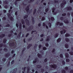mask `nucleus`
Listing matches in <instances>:
<instances>
[{
    "instance_id": "nucleus-1",
    "label": "nucleus",
    "mask_w": 73,
    "mask_h": 73,
    "mask_svg": "<svg viewBox=\"0 0 73 73\" xmlns=\"http://www.w3.org/2000/svg\"><path fill=\"white\" fill-rule=\"evenodd\" d=\"M9 13L7 14V15L8 16V19L10 21H14V19L12 17H11V13H12L13 11L11 9L9 10Z\"/></svg>"
},
{
    "instance_id": "nucleus-2",
    "label": "nucleus",
    "mask_w": 73,
    "mask_h": 73,
    "mask_svg": "<svg viewBox=\"0 0 73 73\" xmlns=\"http://www.w3.org/2000/svg\"><path fill=\"white\" fill-rule=\"evenodd\" d=\"M35 0H30V1H28V0H24V2L22 3V5H23V7H26L27 6V4L26 3H32V2H33Z\"/></svg>"
},
{
    "instance_id": "nucleus-3",
    "label": "nucleus",
    "mask_w": 73,
    "mask_h": 73,
    "mask_svg": "<svg viewBox=\"0 0 73 73\" xmlns=\"http://www.w3.org/2000/svg\"><path fill=\"white\" fill-rule=\"evenodd\" d=\"M29 7H30V5H29L27 6V7L25 9V11H26V12H27V13L28 14V15L30 14L32 12V9H31L29 11H28L29 10Z\"/></svg>"
},
{
    "instance_id": "nucleus-4",
    "label": "nucleus",
    "mask_w": 73,
    "mask_h": 73,
    "mask_svg": "<svg viewBox=\"0 0 73 73\" xmlns=\"http://www.w3.org/2000/svg\"><path fill=\"white\" fill-rule=\"evenodd\" d=\"M51 68H53L56 69L57 68V66L56 64H50L49 65Z\"/></svg>"
},
{
    "instance_id": "nucleus-5",
    "label": "nucleus",
    "mask_w": 73,
    "mask_h": 73,
    "mask_svg": "<svg viewBox=\"0 0 73 73\" xmlns=\"http://www.w3.org/2000/svg\"><path fill=\"white\" fill-rule=\"evenodd\" d=\"M9 46H13L14 48H15L16 47V44H15L14 42H11L9 44Z\"/></svg>"
},
{
    "instance_id": "nucleus-6",
    "label": "nucleus",
    "mask_w": 73,
    "mask_h": 73,
    "mask_svg": "<svg viewBox=\"0 0 73 73\" xmlns=\"http://www.w3.org/2000/svg\"><path fill=\"white\" fill-rule=\"evenodd\" d=\"M65 9L66 10L67 9V11H72V7L70 6L67 7L65 8Z\"/></svg>"
},
{
    "instance_id": "nucleus-7",
    "label": "nucleus",
    "mask_w": 73,
    "mask_h": 73,
    "mask_svg": "<svg viewBox=\"0 0 73 73\" xmlns=\"http://www.w3.org/2000/svg\"><path fill=\"white\" fill-rule=\"evenodd\" d=\"M33 26H30L28 29H27V31L29 32V31H31V30L33 29Z\"/></svg>"
},
{
    "instance_id": "nucleus-8",
    "label": "nucleus",
    "mask_w": 73,
    "mask_h": 73,
    "mask_svg": "<svg viewBox=\"0 0 73 73\" xmlns=\"http://www.w3.org/2000/svg\"><path fill=\"white\" fill-rule=\"evenodd\" d=\"M7 45L6 44L4 45L3 43H1L0 44V48H1L2 47H3V48H4V47L7 48Z\"/></svg>"
},
{
    "instance_id": "nucleus-9",
    "label": "nucleus",
    "mask_w": 73,
    "mask_h": 73,
    "mask_svg": "<svg viewBox=\"0 0 73 73\" xmlns=\"http://www.w3.org/2000/svg\"><path fill=\"white\" fill-rule=\"evenodd\" d=\"M56 24L57 25H60V26H61V25H63V23H60V22H57Z\"/></svg>"
},
{
    "instance_id": "nucleus-10",
    "label": "nucleus",
    "mask_w": 73,
    "mask_h": 73,
    "mask_svg": "<svg viewBox=\"0 0 73 73\" xmlns=\"http://www.w3.org/2000/svg\"><path fill=\"white\" fill-rule=\"evenodd\" d=\"M25 22L26 23L27 25H28V26H29V25H30V24L29 23V20H28V19H26L25 20Z\"/></svg>"
},
{
    "instance_id": "nucleus-11",
    "label": "nucleus",
    "mask_w": 73,
    "mask_h": 73,
    "mask_svg": "<svg viewBox=\"0 0 73 73\" xmlns=\"http://www.w3.org/2000/svg\"><path fill=\"white\" fill-rule=\"evenodd\" d=\"M37 62H38V58H36L35 59V60L33 61V63L35 64Z\"/></svg>"
},
{
    "instance_id": "nucleus-12",
    "label": "nucleus",
    "mask_w": 73,
    "mask_h": 73,
    "mask_svg": "<svg viewBox=\"0 0 73 73\" xmlns=\"http://www.w3.org/2000/svg\"><path fill=\"white\" fill-rule=\"evenodd\" d=\"M17 71V68H15V69L13 70L10 73H16Z\"/></svg>"
},
{
    "instance_id": "nucleus-13",
    "label": "nucleus",
    "mask_w": 73,
    "mask_h": 73,
    "mask_svg": "<svg viewBox=\"0 0 73 73\" xmlns=\"http://www.w3.org/2000/svg\"><path fill=\"white\" fill-rule=\"evenodd\" d=\"M13 33V31H11L10 32V34L8 35V36L10 37L12 36V35Z\"/></svg>"
},
{
    "instance_id": "nucleus-14",
    "label": "nucleus",
    "mask_w": 73,
    "mask_h": 73,
    "mask_svg": "<svg viewBox=\"0 0 73 73\" xmlns=\"http://www.w3.org/2000/svg\"><path fill=\"white\" fill-rule=\"evenodd\" d=\"M60 32L61 35H62V34H63V33L64 34V33H65L66 32V30L64 29L63 31H60Z\"/></svg>"
},
{
    "instance_id": "nucleus-15",
    "label": "nucleus",
    "mask_w": 73,
    "mask_h": 73,
    "mask_svg": "<svg viewBox=\"0 0 73 73\" xmlns=\"http://www.w3.org/2000/svg\"><path fill=\"white\" fill-rule=\"evenodd\" d=\"M51 39L50 36H47V38L46 39V41H49V40Z\"/></svg>"
},
{
    "instance_id": "nucleus-16",
    "label": "nucleus",
    "mask_w": 73,
    "mask_h": 73,
    "mask_svg": "<svg viewBox=\"0 0 73 73\" xmlns=\"http://www.w3.org/2000/svg\"><path fill=\"white\" fill-rule=\"evenodd\" d=\"M65 56L66 58H69V55L68 53H66L65 54Z\"/></svg>"
},
{
    "instance_id": "nucleus-17",
    "label": "nucleus",
    "mask_w": 73,
    "mask_h": 73,
    "mask_svg": "<svg viewBox=\"0 0 73 73\" xmlns=\"http://www.w3.org/2000/svg\"><path fill=\"white\" fill-rule=\"evenodd\" d=\"M64 22L66 24H69V21L68 19H65L64 21Z\"/></svg>"
},
{
    "instance_id": "nucleus-18",
    "label": "nucleus",
    "mask_w": 73,
    "mask_h": 73,
    "mask_svg": "<svg viewBox=\"0 0 73 73\" xmlns=\"http://www.w3.org/2000/svg\"><path fill=\"white\" fill-rule=\"evenodd\" d=\"M65 40L66 42H69V41H70V40L68 38H65Z\"/></svg>"
},
{
    "instance_id": "nucleus-19",
    "label": "nucleus",
    "mask_w": 73,
    "mask_h": 73,
    "mask_svg": "<svg viewBox=\"0 0 73 73\" xmlns=\"http://www.w3.org/2000/svg\"><path fill=\"white\" fill-rule=\"evenodd\" d=\"M5 56L6 57H8L10 56V54L9 53H7L5 54Z\"/></svg>"
},
{
    "instance_id": "nucleus-20",
    "label": "nucleus",
    "mask_w": 73,
    "mask_h": 73,
    "mask_svg": "<svg viewBox=\"0 0 73 73\" xmlns=\"http://www.w3.org/2000/svg\"><path fill=\"white\" fill-rule=\"evenodd\" d=\"M54 36L55 38H57V37L58 36V33H56L54 34Z\"/></svg>"
},
{
    "instance_id": "nucleus-21",
    "label": "nucleus",
    "mask_w": 73,
    "mask_h": 73,
    "mask_svg": "<svg viewBox=\"0 0 73 73\" xmlns=\"http://www.w3.org/2000/svg\"><path fill=\"white\" fill-rule=\"evenodd\" d=\"M32 17V24H35V19H34V18L32 17Z\"/></svg>"
},
{
    "instance_id": "nucleus-22",
    "label": "nucleus",
    "mask_w": 73,
    "mask_h": 73,
    "mask_svg": "<svg viewBox=\"0 0 73 73\" xmlns=\"http://www.w3.org/2000/svg\"><path fill=\"white\" fill-rule=\"evenodd\" d=\"M61 41V38H59L57 40V42H60Z\"/></svg>"
},
{
    "instance_id": "nucleus-23",
    "label": "nucleus",
    "mask_w": 73,
    "mask_h": 73,
    "mask_svg": "<svg viewBox=\"0 0 73 73\" xmlns=\"http://www.w3.org/2000/svg\"><path fill=\"white\" fill-rule=\"evenodd\" d=\"M21 32H20L19 34L18 35V36L17 37L18 38H20V37L21 36Z\"/></svg>"
},
{
    "instance_id": "nucleus-24",
    "label": "nucleus",
    "mask_w": 73,
    "mask_h": 73,
    "mask_svg": "<svg viewBox=\"0 0 73 73\" xmlns=\"http://www.w3.org/2000/svg\"><path fill=\"white\" fill-rule=\"evenodd\" d=\"M65 5L64 4L62 3L60 4V7L62 8H63L65 7Z\"/></svg>"
},
{
    "instance_id": "nucleus-25",
    "label": "nucleus",
    "mask_w": 73,
    "mask_h": 73,
    "mask_svg": "<svg viewBox=\"0 0 73 73\" xmlns=\"http://www.w3.org/2000/svg\"><path fill=\"white\" fill-rule=\"evenodd\" d=\"M32 46V44H29L28 46L27 47V49H29L31 46Z\"/></svg>"
},
{
    "instance_id": "nucleus-26",
    "label": "nucleus",
    "mask_w": 73,
    "mask_h": 73,
    "mask_svg": "<svg viewBox=\"0 0 73 73\" xmlns=\"http://www.w3.org/2000/svg\"><path fill=\"white\" fill-rule=\"evenodd\" d=\"M38 57L39 58H41L42 57V55H41L39 53L38 54Z\"/></svg>"
},
{
    "instance_id": "nucleus-27",
    "label": "nucleus",
    "mask_w": 73,
    "mask_h": 73,
    "mask_svg": "<svg viewBox=\"0 0 73 73\" xmlns=\"http://www.w3.org/2000/svg\"><path fill=\"white\" fill-rule=\"evenodd\" d=\"M22 25H21V23H20L19 25V28L20 30H21V29L22 28Z\"/></svg>"
},
{
    "instance_id": "nucleus-28",
    "label": "nucleus",
    "mask_w": 73,
    "mask_h": 73,
    "mask_svg": "<svg viewBox=\"0 0 73 73\" xmlns=\"http://www.w3.org/2000/svg\"><path fill=\"white\" fill-rule=\"evenodd\" d=\"M36 34L37 33V31H32L31 32V34Z\"/></svg>"
},
{
    "instance_id": "nucleus-29",
    "label": "nucleus",
    "mask_w": 73,
    "mask_h": 73,
    "mask_svg": "<svg viewBox=\"0 0 73 73\" xmlns=\"http://www.w3.org/2000/svg\"><path fill=\"white\" fill-rule=\"evenodd\" d=\"M65 36L66 37H69V36H70V34H69L67 33L65 35Z\"/></svg>"
},
{
    "instance_id": "nucleus-30",
    "label": "nucleus",
    "mask_w": 73,
    "mask_h": 73,
    "mask_svg": "<svg viewBox=\"0 0 73 73\" xmlns=\"http://www.w3.org/2000/svg\"><path fill=\"white\" fill-rule=\"evenodd\" d=\"M65 48H69V45H68V44L66 43L65 44Z\"/></svg>"
},
{
    "instance_id": "nucleus-31",
    "label": "nucleus",
    "mask_w": 73,
    "mask_h": 73,
    "mask_svg": "<svg viewBox=\"0 0 73 73\" xmlns=\"http://www.w3.org/2000/svg\"><path fill=\"white\" fill-rule=\"evenodd\" d=\"M56 10V8L53 7L52 9V13H54V11H55Z\"/></svg>"
},
{
    "instance_id": "nucleus-32",
    "label": "nucleus",
    "mask_w": 73,
    "mask_h": 73,
    "mask_svg": "<svg viewBox=\"0 0 73 73\" xmlns=\"http://www.w3.org/2000/svg\"><path fill=\"white\" fill-rule=\"evenodd\" d=\"M62 3H63L64 5H65L66 4V1L65 0H63L62 1Z\"/></svg>"
},
{
    "instance_id": "nucleus-33",
    "label": "nucleus",
    "mask_w": 73,
    "mask_h": 73,
    "mask_svg": "<svg viewBox=\"0 0 73 73\" xmlns=\"http://www.w3.org/2000/svg\"><path fill=\"white\" fill-rule=\"evenodd\" d=\"M48 25L49 28H51V27H52V24H51V23L49 22L48 24Z\"/></svg>"
},
{
    "instance_id": "nucleus-34",
    "label": "nucleus",
    "mask_w": 73,
    "mask_h": 73,
    "mask_svg": "<svg viewBox=\"0 0 73 73\" xmlns=\"http://www.w3.org/2000/svg\"><path fill=\"white\" fill-rule=\"evenodd\" d=\"M62 73H66V70L64 69H62L61 70Z\"/></svg>"
},
{
    "instance_id": "nucleus-35",
    "label": "nucleus",
    "mask_w": 73,
    "mask_h": 73,
    "mask_svg": "<svg viewBox=\"0 0 73 73\" xmlns=\"http://www.w3.org/2000/svg\"><path fill=\"white\" fill-rule=\"evenodd\" d=\"M68 69H69V68H68V66H66L64 68V69H65V70H66V71H67L68 70Z\"/></svg>"
},
{
    "instance_id": "nucleus-36",
    "label": "nucleus",
    "mask_w": 73,
    "mask_h": 73,
    "mask_svg": "<svg viewBox=\"0 0 73 73\" xmlns=\"http://www.w3.org/2000/svg\"><path fill=\"white\" fill-rule=\"evenodd\" d=\"M20 0H16V1L15 2V5H17V1H20Z\"/></svg>"
},
{
    "instance_id": "nucleus-37",
    "label": "nucleus",
    "mask_w": 73,
    "mask_h": 73,
    "mask_svg": "<svg viewBox=\"0 0 73 73\" xmlns=\"http://www.w3.org/2000/svg\"><path fill=\"white\" fill-rule=\"evenodd\" d=\"M25 50V48H24L23 50V52H22V53L21 54V56H22V55L23 54V52Z\"/></svg>"
},
{
    "instance_id": "nucleus-38",
    "label": "nucleus",
    "mask_w": 73,
    "mask_h": 73,
    "mask_svg": "<svg viewBox=\"0 0 73 73\" xmlns=\"http://www.w3.org/2000/svg\"><path fill=\"white\" fill-rule=\"evenodd\" d=\"M7 39H6L4 38L3 40V43L4 44H5V43H6V42H7Z\"/></svg>"
},
{
    "instance_id": "nucleus-39",
    "label": "nucleus",
    "mask_w": 73,
    "mask_h": 73,
    "mask_svg": "<svg viewBox=\"0 0 73 73\" xmlns=\"http://www.w3.org/2000/svg\"><path fill=\"white\" fill-rule=\"evenodd\" d=\"M21 22L22 24H25V21H24V20L23 19H21Z\"/></svg>"
},
{
    "instance_id": "nucleus-40",
    "label": "nucleus",
    "mask_w": 73,
    "mask_h": 73,
    "mask_svg": "<svg viewBox=\"0 0 73 73\" xmlns=\"http://www.w3.org/2000/svg\"><path fill=\"white\" fill-rule=\"evenodd\" d=\"M36 66L37 68H41L42 67V66L41 65H37Z\"/></svg>"
},
{
    "instance_id": "nucleus-41",
    "label": "nucleus",
    "mask_w": 73,
    "mask_h": 73,
    "mask_svg": "<svg viewBox=\"0 0 73 73\" xmlns=\"http://www.w3.org/2000/svg\"><path fill=\"white\" fill-rule=\"evenodd\" d=\"M70 54L71 55V56H73V52L72 51H70L69 52Z\"/></svg>"
},
{
    "instance_id": "nucleus-42",
    "label": "nucleus",
    "mask_w": 73,
    "mask_h": 73,
    "mask_svg": "<svg viewBox=\"0 0 73 73\" xmlns=\"http://www.w3.org/2000/svg\"><path fill=\"white\" fill-rule=\"evenodd\" d=\"M30 69V68L29 67H27V73H29V70Z\"/></svg>"
},
{
    "instance_id": "nucleus-43",
    "label": "nucleus",
    "mask_w": 73,
    "mask_h": 73,
    "mask_svg": "<svg viewBox=\"0 0 73 73\" xmlns=\"http://www.w3.org/2000/svg\"><path fill=\"white\" fill-rule=\"evenodd\" d=\"M32 39V38L31 37H30V38L28 39H27V41H31Z\"/></svg>"
},
{
    "instance_id": "nucleus-44",
    "label": "nucleus",
    "mask_w": 73,
    "mask_h": 73,
    "mask_svg": "<svg viewBox=\"0 0 73 73\" xmlns=\"http://www.w3.org/2000/svg\"><path fill=\"white\" fill-rule=\"evenodd\" d=\"M51 21H54V17H51Z\"/></svg>"
},
{
    "instance_id": "nucleus-45",
    "label": "nucleus",
    "mask_w": 73,
    "mask_h": 73,
    "mask_svg": "<svg viewBox=\"0 0 73 73\" xmlns=\"http://www.w3.org/2000/svg\"><path fill=\"white\" fill-rule=\"evenodd\" d=\"M60 58H62L63 57V55L62 54H60Z\"/></svg>"
},
{
    "instance_id": "nucleus-46",
    "label": "nucleus",
    "mask_w": 73,
    "mask_h": 73,
    "mask_svg": "<svg viewBox=\"0 0 73 73\" xmlns=\"http://www.w3.org/2000/svg\"><path fill=\"white\" fill-rule=\"evenodd\" d=\"M36 9H35L34 11V12L33 13V15H35V13H36Z\"/></svg>"
},
{
    "instance_id": "nucleus-47",
    "label": "nucleus",
    "mask_w": 73,
    "mask_h": 73,
    "mask_svg": "<svg viewBox=\"0 0 73 73\" xmlns=\"http://www.w3.org/2000/svg\"><path fill=\"white\" fill-rule=\"evenodd\" d=\"M28 15H27L26 16H25L24 17V19H27V18H28Z\"/></svg>"
},
{
    "instance_id": "nucleus-48",
    "label": "nucleus",
    "mask_w": 73,
    "mask_h": 73,
    "mask_svg": "<svg viewBox=\"0 0 73 73\" xmlns=\"http://www.w3.org/2000/svg\"><path fill=\"white\" fill-rule=\"evenodd\" d=\"M62 62L63 65H65V62L64 60L62 61Z\"/></svg>"
},
{
    "instance_id": "nucleus-49",
    "label": "nucleus",
    "mask_w": 73,
    "mask_h": 73,
    "mask_svg": "<svg viewBox=\"0 0 73 73\" xmlns=\"http://www.w3.org/2000/svg\"><path fill=\"white\" fill-rule=\"evenodd\" d=\"M4 50L5 52H7V51H8V49L7 48H5L4 49Z\"/></svg>"
},
{
    "instance_id": "nucleus-50",
    "label": "nucleus",
    "mask_w": 73,
    "mask_h": 73,
    "mask_svg": "<svg viewBox=\"0 0 73 73\" xmlns=\"http://www.w3.org/2000/svg\"><path fill=\"white\" fill-rule=\"evenodd\" d=\"M38 13H40V14H42V13L41 12V10H40V9H38Z\"/></svg>"
},
{
    "instance_id": "nucleus-51",
    "label": "nucleus",
    "mask_w": 73,
    "mask_h": 73,
    "mask_svg": "<svg viewBox=\"0 0 73 73\" xmlns=\"http://www.w3.org/2000/svg\"><path fill=\"white\" fill-rule=\"evenodd\" d=\"M66 15V13H63L62 14V16H65Z\"/></svg>"
},
{
    "instance_id": "nucleus-52",
    "label": "nucleus",
    "mask_w": 73,
    "mask_h": 73,
    "mask_svg": "<svg viewBox=\"0 0 73 73\" xmlns=\"http://www.w3.org/2000/svg\"><path fill=\"white\" fill-rule=\"evenodd\" d=\"M66 62H69L70 61V60L69 59L67 58L66 59Z\"/></svg>"
},
{
    "instance_id": "nucleus-53",
    "label": "nucleus",
    "mask_w": 73,
    "mask_h": 73,
    "mask_svg": "<svg viewBox=\"0 0 73 73\" xmlns=\"http://www.w3.org/2000/svg\"><path fill=\"white\" fill-rule=\"evenodd\" d=\"M2 61H3V62H5V61H6V59L5 58H3L2 59Z\"/></svg>"
},
{
    "instance_id": "nucleus-54",
    "label": "nucleus",
    "mask_w": 73,
    "mask_h": 73,
    "mask_svg": "<svg viewBox=\"0 0 73 73\" xmlns=\"http://www.w3.org/2000/svg\"><path fill=\"white\" fill-rule=\"evenodd\" d=\"M55 50H56L55 49L53 48L52 51V53H53L55 52Z\"/></svg>"
},
{
    "instance_id": "nucleus-55",
    "label": "nucleus",
    "mask_w": 73,
    "mask_h": 73,
    "mask_svg": "<svg viewBox=\"0 0 73 73\" xmlns=\"http://www.w3.org/2000/svg\"><path fill=\"white\" fill-rule=\"evenodd\" d=\"M54 3H58V1H56V0H54Z\"/></svg>"
},
{
    "instance_id": "nucleus-56",
    "label": "nucleus",
    "mask_w": 73,
    "mask_h": 73,
    "mask_svg": "<svg viewBox=\"0 0 73 73\" xmlns=\"http://www.w3.org/2000/svg\"><path fill=\"white\" fill-rule=\"evenodd\" d=\"M3 52V49L2 48H0V53H2V52Z\"/></svg>"
},
{
    "instance_id": "nucleus-57",
    "label": "nucleus",
    "mask_w": 73,
    "mask_h": 73,
    "mask_svg": "<svg viewBox=\"0 0 73 73\" xmlns=\"http://www.w3.org/2000/svg\"><path fill=\"white\" fill-rule=\"evenodd\" d=\"M3 29V27L1 26V25H0V31H1V29Z\"/></svg>"
},
{
    "instance_id": "nucleus-58",
    "label": "nucleus",
    "mask_w": 73,
    "mask_h": 73,
    "mask_svg": "<svg viewBox=\"0 0 73 73\" xmlns=\"http://www.w3.org/2000/svg\"><path fill=\"white\" fill-rule=\"evenodd\" d=\"M60 19L62 21L64 20V17H60Z\"/></svg>"
},
{
    "instance_id": "nucleus-59",
    "label": "nucleus",
    "mask_w": 73,
    "mask_h": 73,
    "mask_svg": "<svg viewBox=\"0 0 73 73\" xmlns=\"http://www.w3.org/2000/svg\"><path fill=\"white\" fill-rule=\"evenodd\" d=\"M37 44H35V46H34V49H36L37 48Z\"/></svg>"
},
{
    "instance_id": "nucleus-60",
    "label": "nucleus",
    "mask_w": 73,
    "mask_h": 73,
    "mask_svg": "<svg viewBox=\"0 0 73 73\" xmlns=\"http://www.w3.org/2000/svg\"><path fill=\"white\" fill-rule=\"evenodd\" d=\"M4 3L5 4H8V2L5 1V2H4Z\"/></svg>"
},
{
    "instance_id": "nucleus-61",
    "label": "nucleus",
    "mask_w": 73,
    "mask_h": 73,
    "mask_svg": "<svg viewBox=\"0 0 73 73\" xmlns=\"http://www.w3.org/2000/svg\"><path fill=\"white\" fill-rule=\"evenodd\" d=\"M5 27H10V25L9 24H7L6 25Z\"/></svg>"
},
{
    "instance_id": "nucleus-62",
    "label": "nucleus",
    "mask_w": 73,
    "mask_h": 73,
    "mask_svg": "<svg viewBox=\"0 0 73 73\" xmlns=\"http://www.w3.org/2000/svg\"><path fill=\"white\" fill-rule=\"evenodd\" d=\"M45 17H43L42 18V21H43L44 20H45Z\"/></svg>"
},
{
    "instance_id": "nucleus-63",
    "label": "nucleus",
    "mask_w": 73,
    "mask_h": 73,
    "mask_svg": "<svg viewBox=\"0 0 73 73\" xmlns=\"http://www.w3.org/2000/svg\"><path fill=\"white\" fill-rule=\"evenodd\" d=\"M67 15L68 17H69V16H70V13H67Z\"/></svg>"
},
{
    "instance_id": "nucleus-64",
    "label": "nucleus",
    "mask_w": 73,
    "mask_h": 73,
    "mask_svg": "<svg viewBox=\"0 0 73 73\" xmlns=\"http://www.w3.org/2000/svg\"><path fill=\"white\" fill-rule=\"evenodd\" d=\"M70 73H73V70H71L70 71Z\"/></svg>"
}]
</instances>
